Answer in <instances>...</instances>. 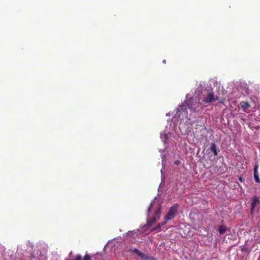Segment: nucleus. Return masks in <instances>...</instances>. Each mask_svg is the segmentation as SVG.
<instances>
[{
    "label": "nucleus",
    "instance_id": "4",
    "mask_svg": "<svg viewBox=\"0 0 260 260\" xmlns=\"http://www.w3.org/2000/svg\"><path fill=\"white\" fill-rule=\"evenodd\" d=\"M260 204V200H259L258 198L254 196L253 197V199L252 200L251 203V207H250V213L252 214V213L254 212V210L255 209V207L259 205Z\"/></svg>",
    "mask_w": 260,
    "mask_h": 260
},
{
    "label": "nucleus",
    "instance_id": "19",
    "mask_svg": "<svg viewBox=\"0 0 260 260\" xmlns=\"http://www.w3.org/2000/svg\"><path fill=\"white\" fill-rule=\"evenodd\" d=\"M180 163V161L179 160H177L175 162V164L176 165H179Z\"/></svg>",
    "mask_w": 260,
    "mask_h": 260
},
{
    "label": "nucleus",
    "instance_id": "11",
    "mask_svg": "<svg viewBox=\"0 0 260 260\" xmlns=\"http://www.w3.org/2000/svg\"><path fill=\"white\" fill-rule=\"evenodd\" d=\"M156 220V217H153L152 219L147 220V226L148 227L150 226Z\"/></svg>",
    "mask_w": 260,
    "mask_h": 260
},
{
    "label": "nucleus",
    "instance_id": "12",
    "mask_svg": "<svg viewBox=\"0 0 260 260\" xmlns=\"http://www.w3.org/2000/svg\"><path fill=\"white\" fill-rule=\"evenodd\" d=\"M82 260H91V256L89 254H86L82 259Z\"/></svg>",
    "mask_w": 260,
    "mask_h": 260
},
{
    "label": "nucleus",
    "instance_id": "17",
    "mask_svg": "<svg viewBox=\"0 0 260 260\" xmlns=\"http://www.w3.org/2000/svg\"><path fill=\"white\" fill-rule=\"evenodd\" d=\"M238 180H239V181H240L241 182H242L244 181V180L242 179V178L241 177H239L238 178Z\"/></svg>",
    "mask_w": 260,
    "mask_h": 260
},
{
    "label": "nucleus",
    "instance_id": "18",
    "mask_svg": "<svg viewBox=\"0 0 260 260\" xmlns=\"http://www.w3.org/2000/svg\"><path fill=\"white\" fill-rule=\"evenodd\" d=\"M151 204L149 206V207L148 208V210H147L148 214H149V213L151 210Z\"/></svg>",
    "mask_w": 260,
    "mask_h": 260
},
{
    "label": "nucleus",
    "instance_id": "2",
    "mask_svg": "<svg viewBox=\"0 0 260 260\" xmlns=\"http://www.w3.org/2000/svg\"><path fill=\"white\" fill-rule=\"evenodd\" d=\"M218 100V97L215 96L213 92L211 91L207 93V95L204 98L203 102L205 103H211Z\"/></svg>",
    "mask_w": 260,
    "mask_h": 260
},
{
    "label": "nucleus",
    "instance_id": "6",
    "mask_svg": "<svg viewBox=\"0 0 260 260\" xmlns=\"http://www.w3.org/2000/svg\"><path fill=\"white\" fill-rule=\"evenodd\" d=\"M258 166L256 164H255V165L254 166V169H253L254 179L256 183L260 184V179H259V177L258 176Z\"/></svg>",
    "mask_w": 260,
    "mask_h": 260
},
{
    "label": "nucleus",
    "instance_id": "9",
    "mask_svg": "<svg viewBox=\"0 0 260 260\" xmlns=\"http://www.w3.org/2000/svg\"><path fill=\"white\" fill-rule=\"evenodd\" d=\"M209 149L212 152H213L214 155L216 156L217 155L216 146L215 143H211Z\"/></svg>",
    "mask_w": 260,
    "mask_h": 260
},
{
    "label": "nucleus",
    "instance_id": "10",
    "mask_svg": "<svg viewBox=\"0 0 260 260\" xmlns=\"http://www.w3.org/2000/svg\"><path fill=\"white\" fill-rule=\"evenodd\" d=\"M218 231L220 234H222L226 232V228L223 225H220Z\"/></svg>",
    "mask_w": 260,
    "mask_h": 260
},
{
    "label": "nucleus",
    "instance_id": "8",
    "mask_svg": "<svg viewBox=\"0 0 260 260\" xmlns=\"http://www.w3.org/2000/svg\"><path fill=\"white\" fill-rule=\"evenodd\" d=\"M240 106L243 110L246 111V109L250 107V105L248 102L245 101H242L240 103Z\"/></svg>",
    "mask_w": 260,
    "mask_h": 260
},
{
    "label": "nucleus",
    "instance_id": "15",
    "mask_svg": "<svg viewBox=\"0 0 260 260\" xmlns=\"http://www.w3.org/2000/svg\"><path fill=\"white\" fill-rule=\"evenodd\" d=\"M160 227H161V226H160V224H158L155 228H154V229L152 230V231H155V230H157V229H158L160 228Z\"/></svg>",
    "mask_w": 260,
    "mask_h": 260
},
{
    "label": "nucleus",
    "instance_id": "13",
    "mask_svg": "<svg viewBox=\"0 0 260 260\" xmlns=\"http://www.w3.org/2000/svg\"><path fill=\"white\" fill-rule=\"evenodd\" d=\"M73 260H82V258L80 255H77Z\"/></svg>",
    "mask_w": 260,
    "mask_h": 260
},
{
    "label": "nucleus",
    "instance_id": "21",
    "mask_svg": "<svg viewBox=\"0 0 260 260\" xmlns=\"http://www.w3.org/2000/svg\"><path fill=\"white\" fill-rule=\"evenodd\" d=\"M166 60H163V63H166Z\"/></svg>",
    "mask_w": 260,
    "mask_h": 260
},
{
    "label": "nucleus",
    "instance_id": "14",
    "mask_svg": "<svg viewBox=\"0 0 260 260\" xmlns=\"http://www.w3.org/2000/svg\"><path fill=\"white\" fill-rule=\"evenodd\" d=\"M225 98H223L222 99H220L219 102H220V103H221L222 104H224V102H225Z\"/></svg>",
    "mask_w": 260,
    "mask_h": 260
},
{
    "label": "nucleus",
    "instance_id": "3",
    "mask_svg": "<svg viewBox=\"0 0 260 260\" xmlns=\"http://www.w3.org/2000/svg\"><path fill=\"white\" fill-rule=\"evenodd\" d=\"M177 212V207L175 206H172L169 209L168 213L165 216V219L166 220H171L174 219L175 215Z\"/></svg>",
    "mask_w": 260,
    "mask_h": 260
},
{
    "label": "nucleus",
    "instance_id": "20",
    "mask_svg": "<svg viewBox=\"0 0 260 260\" xmlns=\"http://www.w3.org/2000/svg\"><path fill=\"white\" fill-rule=\"evenodd\" d=\"M166 223V222H162L160 223V226L164 225V224H165Z\"/></svg>",
    "mask_w": 260,
    "mask_h": 260
},
{
    "label": "nucleus",
    "instance_id": "1",
    "mask_svg": "<svg viewBox=\"0 0 260 260\" xmlns=\"http://www.w3.org/2000/svg\"><path fill=\"white\" fill-rule=\"evenodd\" d=\"M199 101V99L198 98H192L189 99L187 103L188 108L193 112H198V108L201 106V104Z\"/></svg>",
    "mask_w": 260,
    "mask_h": 260
},
{
    "label": "nucleus",
    "instance_id": "16",
    "mask_svg": "<svg viewBox=\"0 0 260 260\" xmlns=\"http://www.w3.org/2000/svg\"><path fill=\"white\" fill-rule=\"evenodd\" d=\"M160 212V209H157V211L155 212V215H157L158 214H159Z\"/></svg>",
    "mask_w": 260,
    "mask_h": 260
},
{
    "label": "nucleus",
    "instance_id": "5",
    "mask_svg": "<svg viewBox=\"0 0 260 260\" xmlns=\"http://www.w3.org/2000/svg\"><path fill=\"white\" fill-rule=\"evenodd\" d=\"M132 252L136 253L139 257L143 260H149V257L148 256L141 252L140 250L136 248H134L132 250Z\"/></svg>",
    "mask_w": 260,
    "mask_h": 260
},
{
    "label": "nucleus",
    "instance_id": "7",
    "mask_svg": "<svg viewBox=\"0 0 260 260\" xmlns=\"http://www.w3.org/2000/svg\"><path fill=\"white\" fill-rule=\"evenodd\" d=\"M186 106H187V105H186L182 104V105H181L179 106V108H177L176 115H178V117L180 116V114H178L179 112H187ZM187 113H186V114Z\"/></svg>",
    "mask_w": 260,
    "mask_h": 260
}]
</instances>
